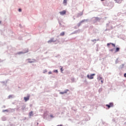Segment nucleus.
I'll return each instance as SVG.
<instances>
[{
	"mask_svg": "<svg viewBox=\"0 0 126 126\" xmlns=\"http://www.w3.org/2000/svg\"><path fill=\"white\" fill-rule=\"evenodd\" d=\"M102 0V1H104V0Z\"/></svg>",
	"mask_w": 126,
	"mask_h": 126,
	"instance_id": "obj_22",
	"label": "nucleus"
},
{
	"mask_svg": "<svg viewBox=\"0 0 126 126\" xmlns=\"http://www.w3.org/2000/svg\"><path fill=\"white\" fill-rule=\"evenodd\" d=\"M12 97V95H9V98H11Z\"/></svg>",
	"mask_w": 126,
	"mask_h": 126,
	"instance_id": "obj_17",
	"label": "nucleus"
},
{
	"mask_svg": "<svg viewBox=\"0 0 126 126\" xmlns=\"http://www.w3.org/2000/svg\"><path fill=\"white\" fill-rule=\"evenodd\" d=\"M30 117H32V116H33V111H31L29 113Z\"/></svg>",
	"mask_w": 126,
	"mask_h": 126,
	"instance_id": "obj_9",
	"label": "nucleus"
},
{
	"mask_svg": "<svg viewBox=\"0 0 126 126\" xmlns=\"http://www.w3.org/2000/svg\"><path fill=\"white\" fill-rule=\"evenodd\" d=\"M61 70L62 72H63V67H62V68H61Z\"/></svg>",
	"mask_w": 126,
	"mask_h": 126,
	"instance_id": "obj_15",
	"label": "nucleus"
},
{
	"mask_svg": "<svg viewBox=\"0 0 126 126\" xmlns=\"http://www.w3.org/2000/svg\"><path fill=\"white\" fill-rule=\"evenodd\" d=\"M5 111H6L7 110H5Z\"/></svg>",
	"mask_w": 126,
	"mask_h": 126,
	"instance_id": "obj_25",
	"label": "nucleus"
},
{
	"mask_svg": "<svg viewBox=\"0 0 126 126\" xmlns=\"http://www.w3.org/2000/svg\"><path fill=\"white\" fill-rule=\"evenodd\" d=\"M110 45H112V47H116V45L114 43H107V46H110Z\"/></svg>",
	"mask_w": 126,
	"mask_h": 126,
	"instance_id": "obj_5",
	"label": "nucleus"
},
{
	"mask_svg": "<svg viewBox=\"0 0 126 126\" xmlns=\"http://www.w3.org/2000/svg\"><path fill=\"white\" fill-rule=\"evenodd\" d=\"M120 51V48L117 47L116 48V50H115V53H118V52Z\"/></svg>",
	"mask_w": 126,
	"mask_h": 126,
	"instance_id": "obj_8",
	"label": "nucleus"
},
{
	"mask_svg": "<svg viewBox=\"0 0 126 126\" xmlns=\"http://www.w3.org/2000/svg\"><path fill=\"white\" fill-rule=\"evenodd\" d=\"M30 98V95H28L27 97H24V99L25 102H27V101L29 100Z\"/></svg>",
	"mask_w": 126,
	"mask_h": 126,
	"instance_id": "obj_3",
	"label": "nucleus"
},
{
	"mask_svg": "<svg viewBox=\"0 0 126 126\" xmlns=\"http://www.w3.org/2000/svg\"><path fill=\"white\" fill-rule=\"evenodd\" d=\"M52 42H55V41L54 40V38H52L50 40H49L48 41V43H52Z\"/></svg>",
	"mask_w": 126,
	"mask_h": 126,
	"instance_id": "obj_7",
	"label": "nucleus"
},
{
	"mask_svg": "<svg viewBox=\"0 0 126 126\" xmlns=\"http://www.w3.org/2000/svg\"><path fill=\"white\" fill-rule=\"evenodd\" d=\"M30 63H32V62H30Z\"/></svg>",
	"mask_w": 126,
	"mask_h": 126,
	"instance_id": "obj_23",
	"label": "nucleus"
},
{
	"mask_svg": "<svg viewBox=\"0 0 126 126\" xmlns=\"http://www.w3.org/2000/svg\"><path fill=\"white\" fill-rule=\"evenodd\" d=\"M66 1H67L66 0H63V3H66Z\"/></svg>",
	"mask_w": 126,
	"mask_h": 126,
	"instance_id": "obj_12",
	"label": "nucleus"
},
{
	"mask_svg": "<svg viewBox=\"0 0 126 126\" xmlns=\"http://www.w3.org/2000/svg\"><path fill=\"white\" fill-rule=\"evenodd\" d=\"M99 78H100V79H102V77H100Z\"/></svg>",
	"mask_w": 126,
	"mask_h": 126,
	"instance_id": "obj_21",
	"label": "nucleus"
},
{
	"mask_svg": "<svg viewBox=\"0 0 126 126\" xmlns=\"http://www.w3.org/2000/svg\"><path fill=\"white\" fill-rule=\"evenodd\" d=\"M60 36H64V32H61L60 34Z\"/></svg>",
	"mask_w": 126,
	"mask_h": 126,
	"instance_id": "obj_10",
	"label": "nucleus"
},
{
	"mask_svg": "<svg viewBox=\"0 0 126 126\" xmlns=\"http://www.w3.org/2000/svg\"><path fill=\"white\" fill-rule=\"evenodd\" d=\"M60 13L61 15H64V14L66 13V12L65 11V10H63L61 12H60Z\"/></svg>",
	"mask_w": 126,
	"mask_h": 126,
	"instance_id": "obj_4",
	"label": "nucleus"
},
{
	"mask_svg": "<svg viewBox=\"0 0 126 126\" xmlns=\"http://www.w3.org/2000/svg\"><path fill=\"white\" fill-rule=\"evenodd\" d=\"M49 74H52V72L50 71L48 72Z\"/></svg>",
	"mask_w": 126,
	"mask_h": 126,
	"instance_id": "obj_16",
	"label": "nucleus"
},
{
	"mask_svg": "<svg viewBox=\"0 0 126 126\" xmlns=\"http://www.w3.org/2000/svg\"><path fill=\"white\" fill-rule=\"evenodd\" d=\"M1 22H0V24Z\"/></svg>",
	"mask_w": 126,
	"mask_h": 126,
	"instance_id": "obj_24",
	"label": "nucleus"
},
{
	"mask_svg": "<svg viewBox=\"0 0 126 126\" xmlns=\"http://www.w3.org/2000/svg\"><path fill=\"white\" fill-rule=\"evenodd\" d=\"M67 91H65L64 92H60V94H65V93H67Z\"/></svg>",
	"mask_w": 126,
	"mask_h": 126,
	"instance_id": "obj_11",
	"label": "nucleus"
},
{
	"mask_svg": "<svg viewBox=\"0 0 126 126\" xmlns=\"http://www.w3.org/2000/svg\"><path fill=\"white\" fill-rule=\"evenodd\" d=\"M95 75V74H92L91 75L89 76V75H88L87 76L89 78V79H93L94 76Z\"/></svg>",
	"mask_w": 126,
	"mask_h": 126,
	"instance_id": "obj_2",
	"label": "nucleus"
},
{
	"mask_svg": "<svg viewBox=\"0 0 126 126\" xmlns=\"http://www.w3.org/2000/svg\"><path fill=\"white\" fill-rule=\"evenodd\" d=\"M54 72L58 73V70H55L54 71Z\"/></svg>",
	"mask_w": 126,
	"mask_h": 126,
	"instance_id": "obj_13",
	"label": "nucleus"
},
{
	"mask_svg": "<svg viewBox=\"0 0 126 126\" xmlns=\"http://www.w3.org/2000/svg\"><path fill=\"white\" fill-rule=\"evenodd\" d=\"M124 77H126V73L124 74Z\"/></svg>",
	"mask_w": 126,
	"mask_h": 126,
	"instance_id": "obj_18",
	"label": "nucleus"
},
{
	"mask_svg": "<svg viewBox=\"0 0 126 126\" xmlns=\"http://www.w3.org/2000/svg\"><path fill=\"white\" fill-rule=\"evenodd\" d=\"M21 9H19V12H21Z\"/></svg>",
	"mask_w": 126,
	"mask_h": 126,
	"instance_id": "obj_14",
	"label": "nucleus"
},
{
	"mask_svg": "<svg viewBox=\"0 0 126 126\" xmlns=\"http://www.w3.org/2000/svg\"><path fill=\"white\" fill-rule=\"evenodd\" d=\"M106 107H108V109H109L111 107H114V103H110L109 104H106Z\"/></svg>",
	"mask_w": 126,
	"mask_h": 126,
	"instance_id": "obj_1",
	"label": "nucleus"
},
{
	"mask_svg": "<svg viewBox=\"0 0 126 126\" xmlns=\"http://www.w3.org/2000/svg\"><path fill=\"white\" fill-rule=\"evenodd\" d=\"M101 82L102 83H103V81L101 80Z\"/></svg>",
	"mask_w": 126,
	"mask_h": 126,
	"instance_id": "obj_20",
	"label": "nucleus"
},
{
	"mask_svg": "<svg viewBox=\"0 0 126 126\" xmlns=\"http://www.w3.org/2000/svg\"><path fill=\"white\" fill-rule=\"evenodd\" d=\"M110 51H111V52H113V49H111Z\"/></svg>",
	"mask_w": 126,
	"mask_h": 126,
	"instance_id": "obj_19",
	"label": "nucleus"
},
{
	"mask_svg": "<svg viewBox=\"0 0 126 126\" xmlns=\"http://www.w3.org/2000/svg\"><path fill=\"white\" fill-rule=\"evenodd\" d=\"M116 2H117V3H121L122 2V0H114Z\"/></svg>",
	"mask_w": 126,
	"mask_h": 126,
	"instance_id": "obj_6",
	"label": "nucleus"
}]
</instances>
